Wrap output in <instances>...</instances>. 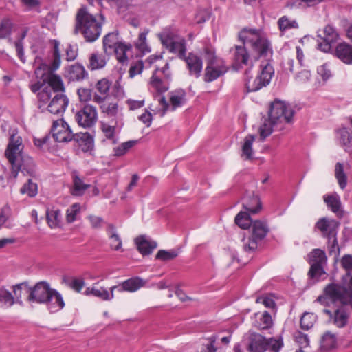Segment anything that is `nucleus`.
Here are the masks:
<instances>
[{
    "label": "nucleus",
    "instance_id": "nucleus-1",
    "mask_svg": "<svg viewBox=\"0 0 352 352\" xmlns=\"http://www.w3.org/2000/svg\"><path fill=\"white\" fill-rule=\"evenodd\" d=\"M241 45L230 49L232 67L234 70L244 69V75L251 73L259 57L272 54L271 43L261 29L243 28L238 33Z\"/></svg>",
    "mask_w": 352,
    "mask_h": 352
},
{
    "label": "nucleus",
    "instance_id": "nucleus-2",
    "mask_svg": "<svg viewBox=\"0 0 352 352\" xmlns=\"http://www.w3.org/2000/svg\"><path fill=\"white\" fill-rule=\"evenodd\" d=\"M342 282L331 280L322 289V293L314 301V305L324 307L340 304L348 305L352 302V274L348 272Z\"/></svg>",
    "mask_w": 352,
    "mask_h": 352
},
{
    "label": "nucleus",
    "instance_id": "nucleus-3",
    "mask_svg": "<svg viewBox=\"0 0 352 352\" xmlns=\"http://www.w3.org/2000/svg\"><path fill=\"white\" fill-rule=\"evenodd\" d=\"M100 20L96 16L90 14L87 8H80L76 16L75 27L74 33L82 34L87 42H94L97 40L101 34L102 25L104 22V17L100 15Z\"/></svg>",
    "mask_w": 352,
    "mask_h": 352
},
{
    "label": "nucleus",
    "instance_id": "nucleus-4",
    "mask_svg": "<svg viewBox=\"0 0 352 352\" xmlns=\"http://www.w3.org/2000/svg\"><path fill=\"white\" fill-rule=\"evenodd\" d=\"M294 114V111L290 104L278 100H274L270 106L268 120H265L259 128L260 138L264 140L270 136L273 132L274 124L283 122H290Z\"/></svg>",
    "mask_w": 352,
    "mask_h": 352
},
{
    "label": "nucleus",
    "instance_id": "nucleus-5",
    "mask_svg": "<svg viewBox=\"0 0 352 352\" xmlns=\"http://www.w3.org/2000/svg\"><path fill=\"white\" fill-rule=\"evenodd\" d=\"M203 54L206 62L204 74L206 82H212L227 72L225 61L216 55L215 48L212 45H206L203 49Z\"/></svg>",
    "mask_w": 352,
    "mask_h": 352
},
{
    "label": "nucleus",
    "instance_id": "nucleus-6",
    "mask_svg": "<svg viewBox=\"0 0 352 352\" xmlns=\"http://www.w3.org/2000/svg\"><path fill=\"white\" fill-rule=\"evenodd\" d=\"M23 149L22 138L13 131L5 151V155L11 165V174L14 178L17 177L22 167Z\"/></svg>",
    "mask_w": 352,
    "mask_h": 352
},
{
    "label": "nucleus",
    "instance_id": "nucleus-7",
    "mask_svg": "<svg viewBox=\"0 0 352 352\" xmlns=\"http://www.w3.org/2000/svg\"><path fill=\"white\" fill-rule=\"evenodd\" d=\"M274 70L269 63L261 65L257 76L253 78L250 74L244 75V82L248 92L257 91L270 84Z\"/></svg>",
    "mask_w": 352,
    "mask_h": 352
},
{
    "label": "nucleus",
    "instance_id": "nucleus-8",
    "mask_svg": "<svg viewBox=\"0 0 352 352\" xmlns=\"http://www.w3.org/2000/svg\"><path fill=\"white\" fill-rule=\"evenodd\" d=\"M47 81L48 86L43 88L38 93V109L41 112H44L45 105L52 98V94L63 93L65 91V87L62 78L60 76L54 74H50Z\"/></svg>",
    "mask_w": 352,
    "mask_h": 352
},
{
    "label": "nucleus",
    "instance_id": "nucleus-9",
    "mask_svg": "<svg viewBox=\"0 0 352 352\" xmlns=\"http://www.w3.org/2000/svg\"><path fill=\"white\" fill-rule=\"evenodd\" d=\"M243 207L245 212H240L235 217V223L242 229H248L253 223L250 214H256L261 210V202L257 195H253L249 200L244 199Z\"/></svg>",
    "mask_w": 352,
    "mask_h": 352
},
{
    "label": "nucleus",
    "instance_id": "nucleus-10",
    "mask_svg": "<svg viewBox=\"0 0 352 352\" xmlns=\"http://www.w3.org/2000/svg\"><path fill=\"white\" fill-rule=\"evenodd\" d=\"M252 234L247 240L243 239V249L246 252H254L258 244L265 239L269 232L267 223L261 221H254L251 226Z\"/></svg>",
    "mask_w": 352,
    "mask_h": 352
},
{
    "label": "nucleus",
    "instance_id": "nucleus-11",
    "mask_svg": "<svg viewBox=\"0 0 352 352\" xmlns=\"http://www.w3.org/2000/svg\"><path fill=\"white\" fill-rule=\"evenodd\" d=\"M171 80V73L169 71V64L166 63L161 68H157L150 80V89L158 94H163L169 89Z\"/></svg>",
    "mask_w": 352,
    "mask_h": 352
},
{
    "label": "nucleus",
    "instance_id": "nucleus-12",
    "mask_svg": "<svg viewBox=\"0 0 352 352\" xmlns=\"http://www.w3.org/2000/svg\"><path fill=\"white\" fill-rule=\"evenodd\" d=\"M51 133L54 140L59 143L69 142L75 138V134L73 133L70 126L63 119L53 121Z\"/></svg>",
    "mask_w": 352,
    "mask_h": 352
},
{
    "label": "nucleus",
    "instance_id": "nucleus-13",
    "mask_svg": "<svg viewBox=\"0 0 352 352\" xmlns=\"http://www.w3.org/2000/svg\"><path fill=\"white\" fill-rule=\"evenodd\" d=\"M75 120L78 124L82 128L89 129L94 126L98 120L96 108L91 104H85L76 112Z\"/></svg>",
    "mask_w": 352,
    "mask_h": 352
},
{
    "label": "nucleus",
    "instance_id": "nucleus-14",
    "mask_svg": "<svg viewBox=\"0 0 352 352\" xmlns=\"http://www.w3.org/2000/svg\"><path fill=\"white\" fill-rule=\"evenodd\" d=\"M53 288L45 281L37 283L34 286L29 288L28 300L30 302L43 304L49 298Z\"/></svg>",
    "mask_w": 352,
    "mask_h": 352
},
{
    "label": "nucleus",
    "instance_id": "nucleus-15",
    "mask_svg": "<svg viewBox=\"0 0 352 352\" xmlns=\"http://www.w3.org/2000/svg\"><path fill=\"white\" fill-rule=\"evenodd\" d=\"M317 36L320 38L318 39V48L323 52H328L331 49V43L338 39L339 35L333 26L328 25L321 33H318Z\"/></svg>",
    "mask_w": 352,
    "mask_h": 352
},
{
    "label": "nucleus",
    "instance_id": "nucleus-16",
    "mask_svg": "<svg viewBox=\"0 0 352 352\" xmlns=\"http://www.w3.org/2000/svg\"><path fill=\"white\" fill-rule=\"evenodd\" d=\"M338 227L339 223L336 220L322 217L316 222L314 230L320 231L322 237L332 239L337 236Z\"/></svg>",
    "mask_w": 352,
    "mask_h": 352
},
{
    "label": "nucleus",
    "instance_id": "nucleus-17",
    "mask_svg": "<svg viewBox=\"0 0 352 352\" xmlns=\"http://www.w3.org/2000/svg\"><path fill=\"white\" fill-rule=\"evenodd\" d=\"M322 312L328 316L329 323L338 328H343L348 324L349 314L343 306L338 307L333 311L323 309Z\"/></svg>",
    "mask_w": 352,
    "mask_h": 352
},
{
    "label": "nucleus",
    "instance_id": "nucleus-18",
    "mask_svg": "<svg viewBox=\"0 0 352 352\" xmlns=\"http://www.w3.org/2000/svg\"><path fill=\"white\" fill-rule=\"evenodd\" d=\"M69 104V100L67 97L63 93L56 94L52 96L51 99L48 103L45 105V110H47L52 114H63L67 105Z\"/></svg>",
    "mask_w": 352,
    "mask_h": 352
},
{
    "label": "nucleus",
    "instance_id": "nucleus-19",
    "mask_svg": "<svg viewBox=\"0 0 352 352\" xmlns=\"http://www.w3.org/2000/svg\"><path fill=\"white\" fill-rule=\"evenodd\" d=\"M147 281L141 277L134 276L117 285L112 286V290H116L119 293L124 292L133 293L144 287Z\"/></svg>",
    "mask_w": 352,
    "mask_h": 352
},
{
    "label": "nucleus",
    "instance_id": "nucleus-20",
    "mask_svg": "<svg viewBox=\"0 0 352 352\" xmlns=\"http://www.w3.org/2000/svg\"><path fill=\"white\" fill-rule=\"evenodd\" d=\"M252 320L253 327L258 330H268L274 324L272 316L267 311L255 313Z\"/></svg>",
    "mask_w": 352,
    "mask_h": 352
},
{
    "label": "nucleus",
    "instance_id": "nucleus-21",
    "mask_svg": "<svg viewBox=\"0 0 352 352\" xmlns=\"http://www.w3.org/2000/svg\"><path fill=\"white\" fill-rule=\"evenodd\" d=\"M116 290H112V287H110L109 292L104 287H98L97 284H93L91 287H88L85 291V294L87 296H94L97 297L102 300L108 301L111 300L114 298V292Z\"/></svg>",
    "mask_w": 352,
    "mask_h": 352
},
{
    "label": "nucleus",
    "instance_id": "nucleus-22",
    "mask_svg": "<svg viewBox=\"0 0 352 352\" xmlns=\"http://www.w3.org/2000/svg\"><path fill=\"white\" fill-rule=\"evenodd\" d=\"M182 59L185 60L190 74L196 78L199 77L203 67L202 59L192 53H190L188 56H185Z\"/></svg>",
    "mask_w": 352,
    "mask_h": 352
},
{
    "label": "nucleus",
    "instance_id": "nucleus-23",
    "mask_svg": "<svg viewBox=\"0 0 352 352\" xmlns=\"http://www.w3.org/2000/svg\"><path fill=\"white\" fill-rule=\"evenodd\" d=\"M48 299L43 304H45L47 309L51 313H56L65 307V302L62 295L55 289L51 292Z\"/></svg>",
    "mask_w": 352,
    "mask_h": 352
},
{
    "label": "nucleus",
    "instance_id": "nucleus-24",
    "mask_svg": "<svg viewBox=\"0 0 352 352\" xmlns=\"http://www.w3.org/2000/svg\"><path fill=\"white\" fill-rule=\"evenodd\" d=\"M138 251L143 255H149L157 248V243L145 236H140L135 239Z\"/></svg>",
    "mask_w": 352,
    "mask_h": 352
},
{
    "label": "nucleus",
    "instance_id": "nucleus-25",
    "mask_svg": "<svg viewBox=\"0 0 352 352\" xmlns=\"http://www.w3.org/2000/svg\"><path fill=\"white\" fill-rule=\"evenodd\" d=\"M266 345L265 339L263 336L256 333H250L248 344L250 352H264Z\"/></svg>",
    "mask_w": 352,
    "mask_h": 352
},
{
    "label": "nucleus",
    "instance_id": "nucleus-26",
    "mask_svg": "<svg viewBox=\"0 0 352 352\" xmlns=\"http://www.w3.org/2000/svg\"><path fill=\"white\" fill-rule=\"evenodd\" d=\"M170 52L177 54L179 58H184L186 52V40L180 37L164 45Z\"/></svg>",
    "mask_w": 352,
    "mask_h": 352
},
{
    "label": "nucleus",
    "instance_id": "nucleus-27",
    "mask_svg": "<svg viewBox=\"0 0 352 352\" xmlns=\"http://www.w3.org/2000/svg\"><path fill=\"white\" fill-rule=\"evenodd\" d=\"M336 56L346 64H352V45L342 43L336 48Z\"/></svg>",
    "mask_w": 352,
    "mask_h": 352
},
{
    "label": "nucleus",
    "instance_id": "nucleus-28",
    "mask_svg": "<svg viewBox=\"0 0 352 352\" xmlns=\"http://www.w3.org/2000/svg\"><path fill=\"white\" fill-rule=\"evenodd\" d=\"M106 232L110 241V247L112 250L118 251L122 247V241L118 234L114 225L109 223L107 226Z\"/></svg>",
    "mask_w": 352,
    "mask_h": 352
},
{
    "label": "nucleus",
    "instance_id": "nucleus-29",
    "mask_svg": "<svg viewBox=\"0 0 352 352\" xmlns=\"http://www.w3.org/2000/svg\"><path fill=\"white\" fill-rule=\"evenodd\" d=\"M108 60L109 58L107 54L92 53L89 58L88 68L91 70L102 69L106 65Z\"/></svg>",
    "mask_w": 352,
    "mask_h": 352
},
{
    "label": "nucleus",
    "instance_id": "nucleus-30",
    "mask_svg": "<svg viewBox=\"0 0 352 352\" xmlns=\"http://www.w3.org/2000/svg\"><path fill=\"white\" fill-rule=\"evenodd\" d=\"M115 52L117 60L119 63L124 65L128 63L129 53L132 51V45L121 42L117 44L116 47L113 50Z\"/></svg>",
    "mask_w": 352,
    "mask_h": 352
},
{
    "label": "nucleus",
    "instance_id": "nucleus-31",
    "mask_svg": "<svg viewBox=\"0 0 352 352\" xmlns=\"http://www.w3.org/2000/svg\"><path fill=\"white\" fill-rule=\"evenodd\" d=\"M88 76V73L85 67L79 64L72 65L67 73V77L70 81H80Z\"/></svg>",
    "mask_w": 352,
    "mask_h": 352
},
{
    "label": "nucleus",
    "instance_id": "nucleus-32",
    "mask_svg": "<svg viewBox=\"0 0 352 352\" xmlns=\"http://www.w3.org/2000/svg\"><path fill=\"white\" fill-rule=\"evenodd\" d=\"M74 140L78 143L83 151H89L94 148V138L89 133H76Z\"/></svg>",
    "mask_w": 352,
    "mask_h": 352
},
{
    "label": "nucleus",
    "instance_id": "nucleus-33",
    "mask_svg": "<svg viewBox=\"0 0 352 352\" xmlns=\"http://www.w3.org/2000/svg\"><path fill=\"white\" fill-rule=\"evenodd\" d=\"M170 103L172 111L182 107L186 102V92L183 89H177L170 92Z\"/></svg>",
    "mask_w": 352,
    "mask_h": 352
},
{
    "label": "nucleus",
    "instance_id": "nucleus-34",
    "mask_svg": "<svg viewBox=\"0 0 352 352\" xmlns=\"http://www.w3.org/2000/svg\"><path fill=\"white\" fill-rule=\"evenodd\" d=\"M118 41V32H112L103 38V49L107 54L111 53V51L116 47L117 44H120Z\"/></svg>",
    "mask_w": 352,
    "mask_h": 352
},
{
    "label": "nucleus",
    "instance_id": "nucleus-35",
    "mask_svg": "<svg viewBox=\"0 0 352 352\" xmlns=\"http://www.w3.org/2000/svg\"><path fill=\"white\" fill-rule=\"evenodd\" d=\"M324 201L326 203L327 207L331 209V210L336 214H340L342 212L341 210V201L340 196L337 194H333L331 195H326L324 196Z\"/></svg>",
    "mask_w": 352,
    "mask_h": 352
},
{
    "label": "nucleus",
    "instance_id": "nucleus-36",
    "mask_svg": "<svg viewBox=\"0 0 352 352\" xmlns=\"http://www.w3.org/2000/svg\"><path fill=\"white\" fill-rule=\"evenodd\" d=\"M255 138L252 135H248L244 138L243 144L242 145V154L241 157L245 160H250L253 158L254 151L252 149L253 142Z\"/></svg>",
    "mask_w": 352,
    "mask_h": 352
},
{
    "label": "nucleus",
    "instance_id": "nucleus-37",
    "mask_svg": "<svg viewBox=\"0 0 352 352\" xmlns=\"http://www.w3.org/2000/svg\"><path fill=\"white\" fill-rule=\"evenodd\" d=\"M310 264L320 265L326 264L327 258L326 253L321 249H314L308 255Z\"/></svg>",
    "mask_w": 352,
    "mask_h": 352
},
{
    "label": "nucleus",
    "instance_id": "nucleus-38",
    "mask_svg": "<svg viewBox=\"0 0 352 352\" xmlns=\"http://www.w3.org/2000/svg\"><path fill=\"white\" fill-rule=\"evenodd\" d=\"M53 60L50 67V70L54 72L59 68L61 63L60 52V42L56 39L52 40Z\"/></svg>",
    "mask_w": 352,
    "mask_h": 352
},
{
    "label": "nucleus",
    "instance_id": "nucleus-39",
    "mask_svg": "<svg viewBox=\"0 0 352 352\" xmlns=\"http://www.w3.org/2000/svg\"><path fill=\"white\" fill-rule=\"evenodd\" d=\"M336 138L343 146H350L352 144V131L342 127L337 130Z\"/></svg>",
    "mask_w": 352,
    "mask_h": 352
},
{
    "label": "nucleus",
    "instance_id": "nucleus-40",
    "mask_svg": "<svg viewBox=\"0 0 352 352\" xmlns=\"http://www.w3.org/2000/svg\"><path fill=\"white\" fill-rule=\"evenodd\" d=\"M46 218L47 224L51 228H56L60 226L61 212L60 210L47 209L46 211Z\"/></svg>",
    "mask_w": 352,
    "mask_h": 352
},
{
    "label": "nucleus",
    "instance_id": "nucleus-41",
    "mask_svg": "<svg viewBox=\"0 0 352 352\" xmlns=\"http://www.w3.org/2000/svg\"><path fill=\"white\" fill-rule=\"evenodd\" d=\"M337 344V338L335 334L327 331L324 333L320 342L321 349L325 351L334 349Z\"/></svg>",
    "mask_w": 352,
    "mask_h": 352
},
{
    "label": "nucleus",
    "instance_id": "nucleus-42",
    "mask_svg": "<svg viewBox=\"0 0 352 352\" xmlns=\"http://www.w3.org/2000/svg\"><path fill=\"white\" fill-rule=\"evenodd\" d=\"M100 129L107 139L111 140L112 144H117L118 138L116 135V125H110L107 123L102 122L100 124Z\"/></svg>",
    "mask_w": 352,
    "mask_h": 352
},
{
    "label": "nucleus",
    "instance_id": "nucleus-43",
    "mask_svg": "<svg viewBox=\"0 0 352 352\" xmlns=\"http://www.w3.org/2000/svg\"><path fill=\"white\" fill-rule=\"evenodd\" d=\"M278 25L281 32H285L290 29H298V23L296 19H292L287 16H283L279 18Z\"/></svg>",
    "mask_w": 352,
    "mask_h": 352
},
{
    "label": "nucleus",
    "instance_id": "nucleus-44",
    "mask_svg": "<svg viewBox=\"0 0 352 352\" xmlns=\"http://www.w3.org/2000/svg\"><path fill=\"white\" fill-rule=\"evenodd\" d=\"M72 177L74 183V194L75 195H82L84 192L89 188L90 185L85 184L76 171L73 172Z\"/></svg>",
    "mask_w": 352,
    "mask_h": 352
},
{
    "label": "nucleus",
    "instance_id": "nucleus-45",
    "mask_svg": "<svg viewBox=\"0 0 352 352\" xmlns=\"http://www.w3.org/2000/svg\"><path fill=\"white\" fill-rule=\"evenodd\" d=\"M148 31H144L139 34L138 38L135 42V47L143 54L151 52V48L146 42V36Z\"/></svg>",
    "mask_w": 352,
    "mask_h": 352
},
{
    "label": "nucleus",
    "instance_id": "nucleus-46",
    "mask_svg": "<svg viewBox=\"0 0 352 352\" xmlns=\"http://www.w3.org/2000/svg\"><path fill=\"white\" fill-rule=\"evenodd\" d=\"M159 37L164 46L168 43H170V42L180 38L176 31L169 28L164 29L163 31L159 34Z\"/></svg>",
    "mask_w": 352,
    "mask_h": 352
},
{
    "label": "nucleus",
    "instance_id": "nucleus-47",
    "mask_svg": "<svg viewBox=\"0 0 352 352\" xmlns=\"http://www.w3.org/2000/svg\"><path fill=\"white\" fill-rule=\"evenodd\" d=\"M14 303V297L4 287H0V307H11Z\"/></svg>",
    "mask_w": 352,
    "mask_h": 352
},
{
    "label": "nucleus",
    "instance_id": "nucleus-48",
    "mask_svg": "<svg viewBox=\"0 0 352 352\" xmlns=\"http://www.w3.org/2000/svg\"><path fill=\"white\" fill-rule=\"evenodd\" d=\"M335 177L340 188L344 189L347 184V177L344 171V166L340 162H338L336 165Z\"/></svg>",
    "mask_w": 352,
    "mask_h": 352
},
{
    "label": "nucleus",
    "instance_id": "nucleus-49",
    "mask_svg": "<svg viewBox=\"0 0 352 352\" xmlns=\"http://www.w3.org/2000/svg\"><path fill=\"white\" fill-rule=\"evenodd\" d=\"M137 141L135 140H130L126 142L122 143L116 147H114L113 149V155L115 157H121L125 155L130 148H131L133 146L135 145Z\"/></svg>",
    "mask_w": 352,
    "mask_h": 352
},
{
    "label": "nucleus",
    "instance_id": "nucleus-50",
    "mask_svg": "<svg viewBox=\"0 0 352 352\" xmlns=\"http://www.w3.org/2000/svg\"><path fill=\"white\" fill-rule=\"evenodd\" d=\"M317 316L313 313L306 312L300 318V327L304 330L311 329L316 321Z\"/></svg>",
    "mask_w": 352,
    "mask_h": 352
},
{
    "label": "nucleus",
    "instance_id": "nucleus-51",
    "mask_svg": "<svg viewBox=\"0 0 352 352\" xmlns=\"http://www.w3.org/2000/svg\"><path fill=\"white\" fill-rule=\"evenodd\" d=\"M13 23L8 17H5L0 22V38H5L10 36L12 32Z\"/></svg>",
    "mask_w": 352,
    "mask_h": 352
},
{
    "label": "nucleus",
    "instance_id": "nucleus-52",
    "mask_svg": "<svg viewBox=\"0 0 352 352\" xmlns=\"http://www.w3.org/2000/svg\"><path fill=\"white\" fill-rule=\"evenodd\" d=\"M63 282L76 292H80L81 289L85 286V280L82 278H63Z\"/></svg>",
    "mask_w": 352,
    "mask_h": 352
},
{
    "label": "nucleus",
    "instance_id": "nucleus-53",
    "mask_svg": "<svg viewBox=\"0 0 352 352\" xmlns=\"http://www.w3.org/2000/svg\"><path fill=\"white\" fill-rule=\"evenodd\" d=\"M318 3V0H293L288 3L287 6L290 8L306 9L314 6Z\"/></svg>",
    "mask_w": 352,
    "mask_h": 352
},
{
    "label": "nucleus",
    "instance_id": "nucleus-54",
    "mask_svg": "<svg viewBox=\"0 0 352 352\" xmlns=\"http://www.w3.org/2000/svg\"><path fill=\"white\" fill-rule=\"evenodd\" d=\"M20 192L21 194H26L30 197H34L38 193L37 184L33 182L32 179H28L21 187Z\"/></svg>",
    "mask_w": 352,
    "mask_h": 352
},
{
    "label": "nucleus",
    "instance_id": "nucleus-55",
    "mask_svg": "<svg viewBox=\"0 0 352 352\" xmlns=\"http://www.w3.org/2000/svg\"><path fill=\"white\" fill-rule=\"evenodd\" d=\"M256 303L263 304L265 307L276 310V304L272 294L261 295L256 298Z\"/></svg>",
    "mask_w": 352,
    "mask_h": 352
},
{
    "label": "nucleus",
    "instance_id": "nucleus-56",
    "mask_svg": "<svg viewBox=\"0 0 352 352\" xmlns=\"http://www.w3.org/2000/svg\"><path fill=\"white\" fill-rule=\"evenodd\" d=\"M311 278L319 281L323 275H326L323 266L320 265L311 264L308 273Z\"/></svg>",
    "mask_w": 352,
    "mask_h": 352
},
{
    "label": "nucleus",
    "instance_id": "nucleus-57",
    "mask_svg": "<svg viewBox=\"0 0 352 352\" xmlns=\"http://www.w3.org/2000/svg\"><path fill=\"white\" fill-rule=\"evenodd\" d=\"M111 85V82L108 79L102 78L98 81L96 89L100 94L107 96Z\"/></svg>",
    "mask_w": 352,
    "mask_h": 352
},
{
    "label": "nucleus",
    "instance_id": "nucleus-58",
    "mask_svg": "<svg viewBox=\"0 0 352 352\" xmlns=\"http://www.w3.org/2000/svg\"><path fill=\"white\" fill-rule=\"evenodd\" d=\"M327 239L329 254L334 255L335 258H337L340 255V247L337 240V236L332 237V239L327 238Z\"/></svg>",
    "mask_w": 352,
    "mask_h": 352
},
{
    "label": "nucleus",
    "instance_id": "nucleus-59",
    "mask_svg": "<svg viewBox=\"0 0 352 352\" xmlns=\"http://www.w3.org/2000/svg\"><path fill=\"white\" fill-rule=\"evenodd\" d=\"M80 206L78 203H75L67 210L66 221L71 223L76 221L77 214L80 212Z\"/></svg>",
    "mask_w": 352,
    "mask_h": 352
},
{
    "label": "nucleus",
    "instance_id": "nucleus-60",
    "mask_svg": "<svg viewBox=\"0 0 352 352\" xmlns=\"http://www.w3.org/2000/svg\"><path fill=\"white\" fill-rule=\"evenodd\" d=\"M177 252L175 250H159L157 254L155 256L156 259H159L161 261H169L175 258L177 256Z\"/></svg>",
    "mask_w": 352,
    "mask_h": 352
},
{
    "label": "nucleus",
    "instance_id": "nucleus-61",
    "mask_svg": "<svg viewBox=\"0 0 352 352\" xmlns=\"http://www.w3.org/2000/svg\"><path fill=\"white\" fill-rule=\"evenodd\" d=\"M294 340L300 346V349L306 348L309 345V338L308 336L300 331H297L294 334Z\"/></svg>",
    "mask_w": 352,
    "mask_h": 352
},
{
    "label": "nucleus",
    "instance_id": "nucleus-62",
    "mask_svg": "<svg viewBox=\"0 0 352 352\" xmlns=\"http://www.w3.org/2000/svg\"><path fill=\"white\" fill-rule=\"evenodd\" d=\"M101 109L103 113L106 114L107 117H116L118 113V105L117 103H109L108 105L101 106Z\"/></svg>",
    "mask_w": 352,
    "mask_h": 352
},
{
    "label": "nucleus",
    "instance_id": "nucleus-63",
    "mask_svg": "<svg viewBox=\"0 0 352 352\" xmlns=\"http://www.w3.org/2000/svg\"><path fill=\"white\" fill-rule=\"evenodd\" d=\"M207 343L203 344L201 352H217V348L214 344L217 340V336L213 335L206 339Z\"/></svg>",
    "mask_w": 352,
    "mask_h": 352
},
{
    "label": "nucleus",
    "instance_id": "nucleus-64",
    "mask_svg": "<svg viewBox=\"0 0 352 352\" xmlns=\"http://www.w3.org/2000/svg\"><path fill=\"white\" fill-rule=\"evenodd\" d=\"M66 59L68 61L75 60L78 55V47L76 45L67 44L65 48Z\"/></svg>",
    "mask_w": 352,
    "mask_h": 352
}]
</instances>
